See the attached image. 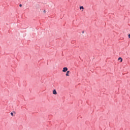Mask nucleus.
Instances as JSON below:
<instances>
[{
	"mask_svg": "<svg viewBox=\"0 0 130 130\" xmlns=\"http://www.w3.org/2000/svg\"><path fill=\"white\" fill-rule=\"evenodd\" d=\"M80 10H84V7L81 6V7H80Z\"/></svg>",
	"mask_w": 130,
	"mask_h": 130,
	"instance_id": "nucleus-5",
	"label": "nucleus"
},
{
	"mask_svg": "<svg viewBox=\"0 0 130 130\" xmlns=\"http://www.w3.org/2000/svg\"><path fill=\"white\" fill-rule=\"evenodd\" d=\"M53 94H54V95H57V92H56V90L54 89L53 90Z\"/></svg>",
	"mask_w": 130,
	"mask_h": 130,
	"instance_id": "nucleus-2",
	"label": "nucleus"
},
{
	"mask_svg": "<svg viewBox=\"0 0 130 130\" xmlns=\"http://www.w3.org/2000/svg\"><path fill=\"white\" fill-rule=\"evenodd\" d=\"M62 72L63 73H66V72H68V68L67 67L63 68L62 70Z\"/></svg>",
	"mask_w": 130,
	"mask_h": 130,
	"instance_id": "nucleus-1",
	"label": "nucleus"
},
{
	"mask_svg": "<svg viewBox=\"0 0 130 130\" xmlns=\"http://www.w3.org/2000/svg\"><path fill=\"white\" fill-rule=\"evenodd\" d=\"M118 60H120V62H122V58L121 57H119Z\"/></svg>",
	"mask_w": 130,
	"mask_h": 130,
	"instance_id": "nucleus-4",
	"label": "nucleus"
},
{
	"mask_svg": "<svg viewBox=\"0 0 130 130\" xmlns=\"http://www.w3.org/2000/svg\"><path fill=\"white\" fill-rule=\"evenodd\" d=\"M70 71H67L66 76H67V77H70Z\"/></svg>",
	"mask_w": 130,
	"mask_h": 130,
	"instance_id": "nucleus-3",
	"label": "nucleus"
},
{
	"mask_svg": "<svg viewBox=\"0 0 130 130\" xmlns=\"http://www.w3.org/2000/svg\"><path fill=\"white\" fill-rule=\"evenodd\" d=\"M11 115H12V116H14V113H11Z\"/></svg>",
	"mask_w": 130,
	"mask_h": 130,
	"instance_id": "nucleus-6",
	"label": "nucleus"
},
{
	"mask_svg": "<svg viewBox=\"0 0 130 130\" xmlns=\"http://www.w3.org/2000/svg\"><path fill=\"white\" fill-rule=\"evenodd\" d=\"M128 38H130V34L128 35Z\"/></svg>",
	"mask_w": 130,
	"mask_h": 130,
	"instance_id": "nucleus-8",
	"label": "nucleus"
},
{
	"mask_svg": "<svg viewBox=\"0 0 130 130\" xmlns=\"http://www.w3.org/2000/svg\"><path fill=\"white\" fill-rule=\"evenodd\" d=\"M19 7H22V5H21V4H20V5H19Z\"/></svg>",
	"mask_w": 130,
	"mask_h": 130,
	"instance_id": "nucleus-9",
	"label": "nucleus"
},
{
	"mask_svg": "<svg viewBox=\"0 0 130 130\" xmlns=\"http://www.w3.org/2000/svg\"><path fill=\"white\" fill-rule=\"evenodd\" d=\"M44 13H46V10H44V11H43Z\"/></svg>",
	"mask_w": 130,
	"mask_h": 130,
	"instance_id": "nucleus-7",
	"label": "nucleus"
}]
</instances>
